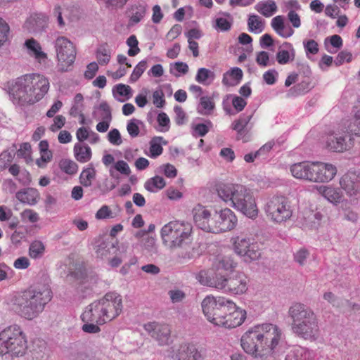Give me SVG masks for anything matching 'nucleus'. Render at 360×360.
<instances>
[{
  "instance_id": "c85d7f7f",
  "label": "nucleus",
  "mask_w": 360,
  "mask_h": 360,
  "mask_svg": "<svg viewBox=\"0 0 360 360\" xmlns=\"http://www.w3.org/2000/svg\"><path fill=\"white\" fill-rule=\"evenodd\" d=\"M265 20L258 15L250 14L248 15L247 25L248 31L253 34H260L265 29Z\"/></svg>"
},
{
  "instance_id": "e433bc0d",
  "label": "nucleus",
  "mask_w": 360,
  "mask_h": 360,
  "mask_svg": "<svg viewBox=\"0 0 360 360\" xmlns=\"http://www.w3.org/2000/svg\"><path fill=\"white\" fill-rule=\"evenodd\" d=\"M243 78V72L239 68H233L224 75L222 82L226 86H234Z\"/></svg>"
},
{
  "instance_id": "423d86ee",
  "label": "nucleus",
  "mask_w": 360,
  "mask_h": 360,
  "mask_svg": "<svg viewBox=\"0 0 360 360\" xmlns=\"http://www.w3.org/2000/svg\"><path fill=\"white\" fill-rule=\"evenodd\" d=\"M288 316L292 321L291 329L297 336L310 341H314L319 338V319L309 307L295 302L288 309Z\"/></svg>"
},
{
  "instance_id": "4d7b16f0",
  "label": "nucleus",
  "mask_w": 360,
  "mask_h": 360,
  "mask_svg": "<svg viewBox=\"0 0 360 360\" xmlns=\"http://www.w3.org/2000/svg\"><path fill=\"white\" fill-rule=\"evenodd\" d=\"M32 148L29 143H23L20 146V148L17 150L18 158H24L26 162L31 160Z\"/></svg>"
},
{
  "instance_id": "9d476101",
  "label": "nucleus",
  "mask_w": 360,
  "mask_h": 360,
  "mask_svg": "<svg viewBox=\"0 0 360 360\" xmlns=\"http://www.w3.org/2000/svg\"><path fill=\"white\" fill-rule=\"evenodd\" d=\"M264 211L271 222L281 224L291 219L294 209L288 198L274 195L267 200Z\"/></svg>"
},
{
  "instance_id": "a19ab883",
  "label": "nucleus",
  "mask_w": 360,
  "mask_h": 360,
  "mask_svg": "<svg viewBox=\"0 0 360 360\" xmlns=\"http://www.w3.org/2000/svg\"><path fill=\"white\" fill-rule=\"evenodd\" d=\"M96 176V169L92 166H89L82 171L79 175V183L84 187H89L92 185Z\"/></svg>"
},
{
  "instance_id": "7c9ffc66",
  "label": "nucleus",
  "mask_w": 360,
  "mask_h": 360,
  "mask_svg": "<svg viewBox=\"0 0 360 360\" xmlns=\"http://www.w3.org/2000/svg\"><path fill=\"white\" fill-rule=\"evenodd\" d=\"M311 353L304 347H295L290 349L284 360H312Z\"/></svg>"
},
{
  "instance_id": "cd10ccee",
  "label": "nucleus",
  "mask_w": 360,
  "mask_h": 360,
  "mask_svg": "<svg viewBox=\"0 0 360 360\" xmlns=\"http://www.w3.org/2000/svg\"><path fill=\"white\" fill-rule=\"evenodd\" d=\"M16 198L22 203L35 205L39 199V193L37 189L32 188H25L16 193Z\"/></svg>"
},
{
  "instance_id": "f704fd0d",
  "label": "nucleus",
  "mask_w": 360,
  "mask_h": 360,
  "mask_svg": "<svg viewBox=\"0 0 360 360\" xmlns=\"http://www.w3.org/2000/svg\"><path fill=\"white\" fill-rule=\"evenodd\" d=\"M149 156L151 158H156L163 152L162 146H166L167 141L162 136H155L150 141Z\"/></svg>"
},
{
  "instance_id": "de8ad7c7",
  "label": "nucleus",
  "mask_w": 360,
  "mask_h": 360,
  "mask_svg": "<svg viewBox=\"0 0 360 360\" xmlns=\"http://www.w3.org/2000/svg\"><path fill=\"white\" fill-rule=\"evenodd\" d=\"M44 250V244L41 241L35 240L30 246L29 255L32 258L36 259L43 255Z\"/></svg>"
},
{
  "instance_id": "0eeeda50",
  "label": "nucleus",
  "mask_w": 360,
  "mask_h": 360,
  "mask_svg": "<svg viewBox=\"0 0 360 360\" xmlns=\"http://www.w3.org/2000/svg\"><path fill=\"white\" fill-rule=\"evenodd\" d=\"M197 278L201 284L231 295H243L248 290L249 279L243 272L226 277L219 272L210 275L207 271H200Z\"/></svg>"
},
{
  "instance_id": "8fccbe9b",
  "label": "nucleus",
  "mask_w": 360,
  "mask_h": 360,
  "mask_svg": "<svg viewBox=\"0 0 360 360\" xmlns=\"http://www.w3.org/2000/svg\"><path fill=\"white\" fill-rule=\"evenodd\" d=\"M188 72V66L184 62H176L170 68V72L176 77L186 75Z\"/></svg>"
},
{
  "instance_id": "20e7f679",
  "label": "nucleus",
  "mask_w": 360,
  "mask_h": 360,
  "mask_svg": "<svg viewBox=\"0 0 360 360\" xmlns=\"http://www.w3.org/2000/svg\"><path fill=\"white\" fill-rule=\"evenodd\" d=\"M51 297V291L48 288H29L13 295L12 308L20 316L32 320L44 311Z\"/></svg>"
},
{
  "instance_id": "c756f323",
  "label": "nucleus",
  "mask_w": 360,
  "mask_h": 360,
  "mask_svg": "<svg viewBox=\"0 0 360 360\" xmlns=\"http://www.w3.org/2000/svg\"><path fill=\"white\" fill-rule=\"evenodd\" d=\"M48 22V18L43 13H34L31 15L27 20L26 26L33 31H38L43 29Z\"/></svg>"
},
{
  "instance_id": "4c0bfd02",
  "label": "nucleus",
  "mask_w": 360,
  "mask_h": 360,
  "mask_svg": "<svg viewBox=\"0 0 360 360\" xmlns=\"http://www.w3.org/2000/svg\"><path fill=\"white\" fill-rule=\"evenodd\" d=\"M245 252V253L243 254L242 257L246 262L255 261L261 257V250L259 243L254 240L250 243V245L246 248Z\"/></svg>"
},
{
  "instance_id": "49530a36",
  "label": "nucleus",
  "mask_w": 360,
  "mask_h": 360,
  "mask_svg": "<svg viewBox=\"0 0 360 360\" xmlns=\"http://www.w3.org/2000/svg\"><path fill=\"white\" fill-rule=\"evenodd\" d=\"M10 27L5 20L0 18V48L5 46L10 39Z\"/></svg>"
},
{
  "instance_id": "ddd939ff",
  "label": "nucleus",
  "mask_w": 360,
  "mask_h": 360,
  "mask_svg": "<svg viewBox=\"0 0 360 360\" xmlns=\"http://www.w3.org/2000/svg\"><path fill=\"white\" fill-rule=\"evenodd\" d=\"M229 300V299L221 296H206L202 301L201 307L207 321L217 326L223 312H225Z\"/></svg>"
},
{
  "instance_id": "bf43d9fd",
  "label": "nucleus",
  "mask_w": 360,
  "mask_h": 360,
  "mask_svg": "<svg viewBox=\"0 0 360 360\" xmlns=\"http://www.w3.org/2000/svg\"><path fill=\"white\" fill-rule=\"evenodd\" d=\"M66 119L62 115L53 117V123L49 126V129L52 132H56L61 129L65 124Z\"/></svg>"
},
{
  "instance_id": "c03bdc74",
  "label": "nucleus",
  "mask_w": 360,
  "mask_h": 360,
  "mask_svg": "<svg viewBox=\"0 0 360 360\" xmlns=\"http://www.w3.org/2000/svg\"><path fill=\"white\" fill-rule=\"evenodd\" d=\"M58 165L63 172L69 175L77 174L79 169L78 165L70 159L60 160Z\"/></svg>"
},
{
  "instance_id": "5fc2aeb1",
  "label": "nucleus",
  "mask_w": 360,
  "mask_h": 360,
  "mask_svg": "<svg viewBox=\"0 0 360 360\" xmlns=\"http://www.w3.org/2000/svg\"><path fill=\"white\" fill-rule=\"evenodd\" d=\"M13 158V151L5 150L0 154V172L9 166Z\"/></svg>"
},
{
  "instance_id": "864d4df0",
  "label": "nucleus",
  "mask_w": 360,
  "mask_h": 360,
  "mask_svg": "<svg viewBox=\"0 0 360 360\" xmlns=\"http://www.w3.org/2000/svg\"><path fill=\"white\" fill-rule=\"evenodd\" d=\"M146 69V61H140L134 68L132 73L131 74L129 80L131 82H136Z\"/></svg>"
},
{
  "instance_id": "2eb2a0df",
  "label": "nucleus",
  "mask_w": 360,
  "mask_h": 360,
  "mask_svg": "<svg viewBox=\"0 0 360 360\" xmlns=\"http://www.w3.org/2000/svg\"><path fill=\"white\" fill-rule=\"evenodd\" d=\"M245 319L246 311L229 300L225 312H223L217 326L229 329L235 328L242 325Z\"/></svg>"
},
{
  "instance_id": "7ed1b4c3",
  "label": "nucleus",
  "mask_w": 360,
  "mask_h": 360,
  "mask_svg": "<svg viewBox=\"0 0 360 360\" xmlns=\"http://www.w3.org/2000/svg\"><path fill=\"white\" fill-rule=\"evenodd\" d=\"M216 191L219 198L225 203L241 212L245 217L255 219L259 209L252 191L239 184L219 183L216 185Z\"/></svg>"
},
{
  "instance_id": "f8f14e48",
  "label": "nucleus",
  "mask_w": 360,
  "mask_h": 360,
  "mask_svg": "<svg viewBox=\"0 0 360 360\" xmlns=\"http://www.w3.org/2000/svg\"><path fill=\"white\" fill-rule=\"evenodd\" d=\"M57 65L59 72H66L72 70L77 49L75 45L65 37H58L55 41Z\"/></svg>"
},
{
  "instance_id": "393cba45",
  "label": "nucleus",
  "mask_w": 360,
  "mask_h": 360,
  "mask_svg": "<svg viewBox=\"0 0 360 360\" xmlns=\"http://www.w3.org/2000/svg\"><path fill=\"white\" fill-rule=\"evenodd\" d=\"M309 165V161L297 162L290 165V172L294 178L307 181Z\"/></svg>"
},
{
  "instance_id": "13d9d810",
  "label": "nucleus",
  "mask_w": 360,
  "mask_h": 360,
  "mask_svg": "<svg viewBox=\"0 0 360 360\" xmlns=\"http://www.w3.org/2000/svg\"><path fill=\"white\" fill-rule=\"evenodd\" d=\"M39 153L40 158L36 160V165L40 168H44L49 162L51 161L53 158V153L50 150L44 152H39Z\"/></svg>"
},
{
  "instance_id": "a18cd8bd",
  "label": "nucleus",
  "mask_w": 360,
  "mask_h": 360,
  "mask_svg": "<svg viewBox=\"0 0 360 360\" xmlns=\"http://www.w3.org/2000/svg\"><path fill=\"white\" fill-rule=\"evenodd\" d=\"M237 266V263L231 256H224L218 259L217 269H224L225 271H232Z\"/></svg>"
},
{
  "instance_id": "f3484780",
  "label": "nucleus",
  "mask_w": 360,
  "mask_h": 360,
  "mask_svg": "<svg viewBox=\"0 0 360 360\" xmlns=\"http://www.w3.org/2000/svg\"><path fill=\"white\" fill-rule=\"evenodd\" d=\"M216 217L218 221V234L231 231L238 226V217L229 207L222 208L219 211L216 210Z\"/></svg>"
},
{
  "instance_id": "ea45409f",
  "label": "nucleus",
  "mask_w": 360,
  "mask_h": 360,
  "mask_svg": "<svg viewBox=\"0 0 360 360\" xmlns=\"http://www.w3.org/2000/svg\"><path fill=\"white\" fill-rule=\"evenodd\" d=\"M116 247L110 242L102 241L96 248V257L104 259L108 258L110 255L115 253Z\"/></svg>"
},
{
  "instance_id": "774afa93",
  "label": "nucleus",
  "mask_w": 360,
  "mask_h": 360,
  "mask_svg": "<svg viewBox=\"0 0 360 360\" xmlns=\"http://www.w3.org/2000/svg\"><path fill=\"white\" fill-rule=\"evenodd\" d=\"M256 62L261 67H266L269 63V54L268 52L262 51L256 54Z\"/></svg>"
},
{
  "instance_id": "09e8293b",
  "label": "nucleus",
  "mask_w": 360,
  "mask_h": 360,
  "mask_svg": "<svg viewBox=\"0 0 360 360\" xmlns=\"http://www.w3.org/2000/svg\"><path fill=\"white\" fill-rule=\"evenodd\" d=\"M311 88V82L307 78L295 85L290 91H293L295 95H300L308 92Z\"/></svg>"
},
{
  "instance_id": "aec40b11",
  "label": "nucleus",
  "mask_w": 360,
  "mask_h": 360,
  "mask_svg": "<svg viewBox=\"0 0 360 360\" xmlns=\"http://www.w3.org/2000/svg\"><path fill=\"white\" fill-rule=\"evenodd\" d=\"M148 6L145 3H135L128 8L129 25L134 26L139 23L147 13Z\"/></svg>"
},
{
  "instance_id": "f257e3e1",
  "label": "nucleus",
  "mask_w": 360,
  "mask_h": 360,
  "mask_svg": "<svg viewBox=\"0 0 360 360\" xmlns=\"http://www.w3.org/2000/svg\"><path fill=\"white\" fill-rule=\"evenodd\" d=\"M282 335V330L276 324H257L249 328L243 334L240 346L252 357L266 360L274 354Z\"/></svg>"
},
{
  "instance_id": "58836bf2",
  "label": "nucleus",
  "mask_w": 360,
  "mask_h": 360,
  "mask_svg": "<svg viewBox=\"0 0 360 360\" xmlns=\"http://www.w3.org/2000/svg\"><path fill=\"white\" fill-rule=\"evenodd\" d=\"M245 252V253L243 254L242 257L246 262L255 261L261 257V250L259 243L254 240L250 243V245L246 248Z\"/></svg>"
},
{
  "instance_id": "5701e85b",
  "label": "nucleus",
  "mask_w": 360,
  "mask_h": 360,
  "mask_svg": "<svg viewBox=\"0 0 360 360\" xmlns=\"http://www.w3.org/2000/svg\"><path fill=\"white\" fill-rule=\"evenodd\" d=\"M271 26L279 36L283 38H288L294 34V30L290 27H285L282 15L274 17L271 20Z\"/></svg>"
},
{
  "instance_id": "bb28decb",
  "label": "nucleus",
  "mask_w": 360,
  "mask_h": 360,
  "mask_svg": "<svg viewBox=\"0 0 360 360\" xmlns=\"http://www.w3.org/2000/svg\"><path fill=\"white\" fill-rule=\"evenodd\" d=\"M25 46L28 50V53L34 57L39 62L47 58V54L42 51L40 44L34 39L32 38L26 40Z\"/></svg>"
},
{
  "instance_id": "6e6552de",
  "label": "nucleus",
  "mask_w": 360,
  "mask_h": 360,
  "mask_svg": "<svg viewBox=\"0 0 360 360\" xmlns=\"http://www.w3.org/2000/svg\"><path fill=\"white\" fill-rule=\"evenodd\" d=\"M27 339L20 327L13 325L0 333V355L22 356L27 348Z\"/></svg>"
},
{
  "instance_id": "a878e982",
  "label": "nucleus",
  "mask_w": 360,
  "mask_h": 360,
  "mask_svg": "<svg viewBox=\"0 0 360 360\" xmlns=\"http://www.w3.org/2000/svg\"><path fill=\"white\" fill-rule=\"evenodd\" d=\"M253 114H243L231 124V129L237 132V139H242L245 134V130L252 120Z\"/></svg>"
},
{
  "instance_id": "1a4fd4ad",
  "label": "nucleus",
  "mask_w": 360,
  "mask_h": 360,
  "mask_svg": "<svg viewBox=\"0 0 360 360\" xmlns=\"http://www.w3.org/2000/svg\"><path fill=\"white\" fill-rule=\"evenodd\" d=\"M191 224L179 221H169L160 231L163 244L171 249L186 244L191 240Z\"/></svg>"
},
{
  "instance_id": "c9c22d12",
  "label": "nucleus",
  "mask_w": 360,
  "mask_h": 360,
  "mask_svg": "<svg viewBox=\"0 0 360 360\" xmlns=\"http://www.w3.org/2000/svg\"><path fill=\"white\" fill-rule=\"evenodd\" d=\"M96 58L100 65H106L111 59V49L107 43L98 46L96 51Z\"/></svg>"
},
{
  "instance_id": "473e14b6",
  "label": "nucleus",
  "mask_w": 360,
  "mask_h": 360,
  "mask_svg": "<svg viewBox=\"0 0 360 360\" xmlns=\"http://www.w3.org/2000/svg\"><path fill=\"white\" fill-rule=\"evenodd\" d=\"M75 159L81 163L89 162L92 156L91 148L87 145L76 143L73 148Z\"/></svg>"
},
{
  "instance_id": "f03ea898",
  "label": "nucleus",
  "mask_w": 360,
  "mask_h": 360,
  "mask_svg": "<svg viewBox=\"0 0 360 360\" xmlns=\"http://www.w3.org/2000/svg\"><path fill=\"white\" fill-rule=\"evenodd\" d=\"M50 88L49 79L39 73L25 74L15 80L11 88L13 101L21 105L41 101Z\"/></svg>"
},
{
  "instance_id": "69168bd1",
  "label": "nucleus",
  "mask_w": 360,
  "mask_h": 360,
  "mask_svg": "<svg viewBox=\"0 0 360 360\" xmlns=\"http://www.w3.org/2000/svg\"><path fill=\"white\" fill-rule=\"evenodd\" d=\"M212 127L211 121H207L206 124L200 123L194 126V131L199 136H204L208 131L209 129Z\"/></svg>"
},
{
  "instance_id": "0e129e2a",
  "label": "nucleus",
  "mask_w": 360,
  "mask_h": 360,
  "mask_svg": "<svg viewBox=\"0 0 360 360\" xmlns=\"http://www.w3.org/2000/svg\"><path fill=\"white\" fill-rule=\"evenodd\" d=\"M22 219L31 223L37 222L39 219V214L31 209H26L21 213Z\"/></svg>"
},
{
  "instance_id": "72a5a7b5",
  "label": "nucleus",
  "mask_w": 360,
  "mask_h": 360,
  "mask_svg": "<svg viewBox=\"0 0 360 360\" xmlns=\"http://www.w3.org/2000/svg\"><path fill=\"white\" fill-rule=\"evenodd\" d=\"M112 94L117 101L124 102L132 97V89L129 85L118 84L113 87Z\"/></svg>"
},
{
  "instance_id": "39448f33",
  "label": "nucleus",
  "mask_w": 360,
  "mask_h": 360,
  "mask_svg": "<svg viewBox=\"0 0 360 360\" xmlns=\"http://www.w3.org/2000/svg\"><path fill=\"white\" fill-rule=\"evenodd\" d=\"M122 296L115 292L106 293L99 300L90 304L81 315L83 322L104 324L120 316L122 311Z\"/></svg>"
},
{
  "instance_id": "37998d69",
  "label": "nucleus",
  "mask_w": 360,
  "mask_h": 360,
  "mask_svg": "<svg viewBox=\"0 0 360 360\" xmlns=\"http://www.w3.org/2000/svg\"><path fill=\"white\" fill-rule=\"evenodd\" d=\"M214 100L210 96H202L200 98L198 112L201 115H210L214 109Z\"/></svg>"
},
{
  "instance_id": "e2e57ef3",
  "label": "nucleus",
  "mask_w": 360,
  "mask_h": 360,
  "mask_svg": "<svg viewBox=\"0 0 360 360\" xmlns=\"http://www.w3.org/2000/svg\"><path fill=\"white\" fill-rule=\"evenodd\" d=\"M231 22L224 18H218L215 20L214 28L221 32H227L231 30Z\"/></svg>"
},
{
  "instance_id": "3c124183",
  "label": "nucleus",
  "mask_w": 360,
  "mask_h": 360,
  "mask_svg": "<svg viewBox=\"0 0 360 360\" xmlns=\"http://www.w3.org/2000/svg\"><path fill=\"white\" fill-rule=\"evenodd\" d=\"M319 162H310V167L308 172L307 181L313 183H319Z\"/></svg>"
},
{
  "instance_id": "2f4dec72",
  "label": "nucleus",
  "mask_w": 360,
  "mask_h": 360,
  "mask_svg": "<svg viewBox=\"0 0 360 360\" xmlns=\"http://www.w3.org/2000/svg\"><path fill=\"white\" fill-rule=\"evenodd\" d=\"M255 9L263 16L269 18L277 11L278 7L274 0H266L258 2Z\"/></svg>"
},
{
  "instance_id": "9b49d317",
  "label": "nucleus",
  "mask_w": 360,
  "mask_h": 360,
  "mask_svg": "<svg viewBox=\"0 0 360 360\" xmlns=\"http://www.w3.org/2000/svg\"><path fill=\"white\" fill-rule=\"evenodd\" d=\"M354 134L347 126H341L327 133L324 138L325 148L333 153H344L354 146Z\"/></svg>"
},
{
  "instance_id": "79ce46f5",
  "label": "nucleus",
  "mask_w": 360,
  "mask_h": 360,
  "mask_svg": "<svg viewBox=\"0 0 360 360\" xmlns=\"http://www.w3.org/2000/svg\"><path fill=\"white\" fill-rule=\"evenodd\" d=\"M165 181L163 177L155 176L149 179L144 185L145 188L150 192H156L165 186Z\"/></svg>"
},
{
  "instance_id": "603ef678",
  "label": "nucleus",
  "mask_w": 360,
  "mask_h": 360,
  "mask_svg": "<svg viewBox=\"0 0 360 360\" xmlns=\"http://www.w3.org/2000/svg\"><path fill=\"white\" fill-rule=\"evenodd\" d=\"M127 44L129 47L127 51L129 56H135L140 52V49L138 46L139 41L135 35H131L127 39Z\"/></svg>"
},
{
  "instance_id": "a211bd4d",
  "label": "nucleus",
  "mask_w": 360,
  "mask_h": 360,
  "mask_svg": "<svg viewBox=\"0 0 360 360\" xmlns=\"http://www.w3.org/2000/svg\"><path fill=\"white\" fill-rule=\"evenodd\" d=\"M340 187L352 196L356 195L360 190V176L354 172H348L340 179Z\"/></svg>"
},
{
  "instance_id": "6ab92c4d",
  "label": "nucleus",
  "mask_w": 360,
  "mask_h": 360,
  "mask_svg": "<svg viewBox=\"0 0 360 360\" xmlns=\"http://www.w3.org/2000/svg\"><path fill=\"white\" fill-rule=\"evenodd\" d=\"M171 357L174 360H199L201 354L194 345L183 344L173 350Z\"/></svg>"
},
{
  "instance_id": "680f3d73",
  "label": "nucleus",
  "mask_w": 360,
  "mask_h": 360,
  "mask_svg": "<svg viewBox=\"0 0 360 360\" xmlns=\"http://www.w3.org/2000/svg\"><path fill=\"white\" fill-rule=\"evenodd\" d=\"M115 217V215L113 214L110 207L106 205H103L95 215V217L98 220L114 218Z\"/></svg>"
},
{
  "instance_id": "dca6fc26",
  "label": "nucleus",
  "mask_w": 360,
  "mask_h": 360,
  "mask_svg": "<svg viewBox=\"0 0 360 360\" xmlns=\"http://www.w3.org/2000/svg\"><path fill=\"white\" fill-rule=\"evenodd\" d=\"M146 331L160 345L169 344L170 340L171 329L169 325L157 321H151L143 325Z\"/></svg>"
},
{
  "instance_id": "4468645a",
  "label": "nucleus",
  "mask_w": 360,
  "mask_h": 360,
  "mask_svg": "<svg viewBox=\"0 0 360 360\" xmlns=\"http://www.w3.org/2000/svg\"><path fill=\"white\" fill-rule=\"evenodd\" d=\"M195 225L202 231L218 234V221L216 211L212 213L207 207L198 204L192 210Z\"/></svg>"
},
{
  "instance_id": "4be33fe9",
  "label": "nucleus",
  "mask_w": 360,
  "mask_h": 360,
  "mask_svg": "<svg viewBox=\"0 0 360 360\" xmlns=\"http://www.w3.org/2000/svg\"><path fill=\"white\" fill-rule=\"evenodd\" d=\"M338 169L335 165L328 162H319V183H328L336 176Z\"/></svg>"
},
{
  "instance_id": "412c9836",
  "label": "nucleus",
  "mask_w": 360,
  "mask_h": 360,
  "mask_svg": "<svg viewBox=\"0 0 360 360\" xmlns=\"http://www.w3.org/2000/svg\"><path fill=\"white\" fill-rule=\"evenodd\" d=\"M313 188L316 190L319 195L326 199L328 201L333 203H340L342 200V194L340 191L334 187L324 185H316Z\"/></svg>"
},
{
  "instance_id": "338daca9",
  "label": "nucleus",
  "mask_w": 360,
  "mask_h": 360,
  "mask_svg": "<svg viewBox=\"0 0 360 360\" xmlns=\"http://www.w3.org/2000/svg\"><path fill=\"white\" fill-rule=\"evenodd\" d=\"M309 255V252L307 250L300 249L295 253L294 259L300 266H303L306 264Z\"/></svg>"
},
{
  "instance_id": "6e6d98bb",
  "label": "nucleus",
  "mask_w": 360,
  "mask_h": 360,
  "mask_svg": "<svg viewBox=\"0 0 360 360\" xmlns=\"http://www.w3.org/2000/svg\"><path fill=\"white\" fill-rule=\"evenodd\" d=\"M349 129L355 136H360V108L355 112L354 120L349 122Z\"/></svg>"
},
{
  "instance_id": "b1692460",
  "label": "nucleus",
  "mask_w": 360,
  "mask_h": 360,
  "mask_svg": "<svg viewBox=\"0 0 360 360\" xmlns=\"http://www.w3.org/2000/svg\"><path fill=\"white\" fill-rule=\"evenodd\" d=\"M253 240L251 238L245 237L243 236H234L231 237L230 242L232 245L233 252L238 256L242 257L243 253H245V250L248 245H250V243Z\"/></svg>"
},
{
  "instance_id": "052dcab7",
  "label": "nucleus",
  "mask_w": 360,
  "mask_h": 360,
  "mask_svg": "<svg viewBox=\"0 0 360 360\" xmlns=\"http://www.w3.org/2000/svg\"><path fill=\"white\" fill-rule=\"evenodd\" d=\"M214 77V73L210 70L201 68L198 69L196 76L195 80L200 84H206V81L210 77Z\"/></svg>"
}]
</instances>
